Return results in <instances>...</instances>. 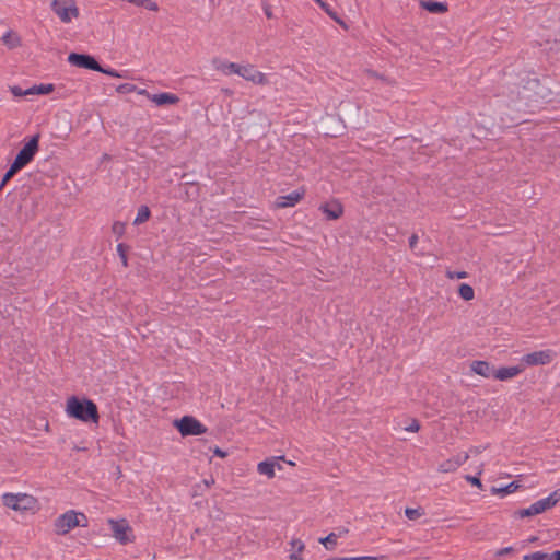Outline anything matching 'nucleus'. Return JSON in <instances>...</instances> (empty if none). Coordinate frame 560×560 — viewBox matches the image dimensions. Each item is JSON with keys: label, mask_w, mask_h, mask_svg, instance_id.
I'll return each instance as SVG.
<instances>
[{"label": "nucleus", "mask_w": 560, "mask_h": 560, "mask_svg": "<svg viewBox=\"0 0 560 560\" xmlns=\"http://www.w3.org/2000/svg\"><path fill=\"white\" fill-rule=\"evenodd\" d=\"M39 138L40 136L37 133L24 142L9 170L3 175V178L0 183V191L16 173L26 167L34 160L39 151Z\"/></svg>", "instance_id": "nucleus-1"}, {"label": "nucleus", "mask_w": 560, "mask_h": 560, "mask_svg": "<svg viewBox=\"0 0 560 560\" xmlns=\"http://www.w3.org/2000/svg\"><path fill=\"white\" fill-rule=\"evenodd\" d=\"M65 412L69 418L77 419L83 423L97 424L100 413L96 404L88 398L71 396L66 400Z\"/></svg>", "instance_id": "nucleus-2"}, {"label": "nucleus", "mask_w": 560, "mask_h": 560, "mask_svg": "<svg viewBox=\"0 0 560 560\" xmlns=\"http://www.w3.org/2000/svg\"><path fill=\"white\" fill-rule=\"evenodd\" d=\"M2 505L19 514H35L39 510V501L33 494L26 492H4L1 494Z\"/></svg>", "instance_id": "nucleus-3"}, {"label": "nucleus", "mask_w": 560, "mask_h": 560, "mask_svg": "<svg viewBox=\"0 0 560 560\" xmlns=\"http://www.w3.org/2000/svg\"><path fill=\"white\" fill-rule=\"evenodd\" d=\"M52 526L57 535L65 536L77 527H88L89 518L81 511L67 510L55 518Z\"/></svg>", "instance_id": "nucleus-4"}, {"label": "nucleus", "mask_w": 560, "mask_h": 560, "mask_svg": "<svg viewBox=\"0 0 560 560\" xmlns=\"http://www.w3.org/2000/svg\"><path fill=\"white\" fill-rule=\"evenodd\" d=\"M50 9L62 24H71L81 16L77 0H50Z\"/></svg>", "instance_id": "nucleus-5"}, {"label": "nucleus", "mask_w": 560, "mask_h": 560, "mask_svg": "<svg viewBox=\"0 0 560 560\" xmlns=\"http://www.w3.org/2000/svg\"><path fill=\"white\" fill-rule=\"evenodd\" d=\"M560 501V488L552 491L548 497L540 499L526 509L517 511L521 518L535 516L552 509Z\"/></svg>", "instance_id": "nucleus-6"}, {"label": "nucleus", "mask_w": 560, "mask_h": 560, "mask_svg": "<svg viewBox=\"0 0 560 560\" xmlns=\"http://www.w3.org/2000/svg\"><path fill=\"white\" fill-rule=\"evenodd\" d=\"M174 427L183 436L201 435L207 432V428L191 416H184L183 418L175 420Z\"/></svg>", "instance_id": "nucleus-7"}, {"label": "nucleus", "mask_w": 560, "mask_h": 560, "mask_svg": "<svg viewBox=\"0 0 560 560\" xmlns=\"http://www.w3.org/2000/svg\"><path fill=\"white\" fill-rule=\"evenodd\" d=\"M480 453L478 447H471L468 452L458 453L445 460H443L439 467L438 471L442 474H450L456 471L462 465H464L471 455H476Z\"/></svg>", "instance_id": "nucleus-8"}, {"label": "nucleus", "mask_w": 560, "mask_h": 560, "mask_svg": "<svg viewBox=\"0 0 560 560\" xmlns=\"http://www.w3.org/2000/svg\"><path fill=\"white\" fill-rule=\"evenodd\" d=\"M108 525L112 529L113 536L120 544L126 545L133 540V532L131 526L126 520H108Z\"/></svg>", "instance_id": "nucleus-9"}, {"label": "nucleus", "mask_w": 560, "mask_h": 560, "mask_svg": "<svg viewBox=\"0 0 560 560\" xmlns=\"http://www.w3.org/2000/svg\"><path fill=\"white\" fill-rule=\"evenodd\" d=\"M555 358H556V352L550 349H546V350L534 351V352L523 355L521 359V363L525 368L526 366L547 365V364L551 363Z\"/></svg>", "instance_id": "nucleus-10"}, {"label": "nucleus", "mask_w": 560, "mask_h": 560, "mask_svg": "<svg viewBox=\"0 0 560 560\" xmlns=\"http://www.w3.org/2000/svg\"><path fill=\"white\" fill-rule=\"evenodd\" d=\"M238 77L256 85L269 84L267 74L258 70L256 66L252 63H241Z\"/></svg>", "instance_id": "nucleus-11"}, {"label": "nucleus", "mask_w": 560, "mask_h": 560, "mask_svg": "<svg viewBox=\"0 0 560 560\" xmlns=\"http://www.w3.org/2000/svg\"><path fill=\"white\" fill-rule=\"evenodd\" d=\"M68 61L78 68L90 69L94 71L102 70L100 63L94 59V57L90 55L71 52L68 56Z\"/></svg>", "instance_id": "nucleus-12"}, {"label": "nucleus", "mask_w": 560, "mask_h": 560, "mask_svg": "<svg viewBox=\"0 0 560 560\" xmlns=\"http://www.w3.org/2000/svg\"><path fill=\"white\" fill-rule=\"evenodd\" d=\"M283 459H284L283 456H279V457H272L267 460L260 462L257 465V471L260 475H264V476L268 477L269 479H271L276 476V468L279 470L282 469V466L279 464V460H283Z\"/></svg>", "instance_id": "nucleus-13"}, {"label": "nucleus", "mask_w": 560, "mask_h": 560, "mask_svg": "<svg viewBox=\"0 0 560 560\" xmlns=\"http://www.w3.org/2000/svg\"><path fill=\"white\" fill-rule=\"evenodd\" d=\"M319 210L328 220H338L343 214V207L338 200H330L320 205Z\"/></svg>", "instance_id": "nucleus-14"}, {"label": "nucleus", "mask_w": 560, "mask_h": 560, "mask_svg": "<svg viewBox=\"0 0 560 560\" xmlns=\"http://www.w3.org/2000/svg\"><path fill=\"white\" fill-rule=\"evenodd\" d=\"M524 370L525 366L522 365V363L514 366H503L497 370L494 369L493 377L499 381H509L523 373Z\"/></svg>", "instance_id": "nucleus-15"}, {"label": "nucleus", "mask_w": 560, "mask_h": 560, "mask_svg": "<svg viewBox=\"0 0 560 560\" xmlns=\"http://www.w3.org/2000/svg\"><path fill=\"white\" fill-rule=\"evenodd\" d=\"M304 196L303 190H295L284 196H279L276 199V207L277 208H288V207H294L296 203H299Z\"/></svg>", "instance_id": "nucleus-16"}, {"label": "nucleus", "mask_w": 560, "mask_h": 560, "mask_svg": "<svg viewBox=\"0 0 560 560\" xmlns=\"http://www.w3.org/2000/svg\"><path fill=\"white\" fill-rule=\"evenodd\" d=\"M470 371L474 374L480 375L485 378L493 377L494 368L491 366V364L483 360H474L469 364Z\"/></svg>", "instance_id": "nucleus-17"}, {"label": "nucleus", "mask_w": 560, "mask_h": 560, "mask_svg": "<svg viewBox=\"0 0 560 560\" xmlns=\"http://www.w3.org/2000/svg\"><path fill=\"white\" fill-rule=\"evenodd\" d=\"M212 63H213L214 69L224 75H232V74L238 75L241 63L221 60V59H214L212 61Z\"/></svg>", "instance_id": "nucleus-18"}, {"label": "nucleus", "mask_w": 560, "mask_h": 560, "mask_svg": "<svg viewBox=\"0 0 560 560\" xmlns=\"http://www.w3.org/2000/svg\"><path fill=\"white\" fill-rule=\"evenodd\" d=\"M149 100L156 106L164 105H176L179 102V97L176 94L163 92L149 96Z\"/></svg>", "instance_id": "nucleus-19"}, {"label": "nucleus", "mask_w": 560, "mask_h": 560, "mask_svg": "<svg viewBox=\"0 0 560 560\" xmlns=\"http://www.w3.org/2000/svg\"><path fill=\"white\" fill-rule=\"evenodd\" d=\"M289 548V559L290 560H303V552L305 549V544L299 538H292L290 541Z\"/></svg>", "instance_id": "nucleus-20"}, {"label": "nucleus", "mask_w": 560, "mask_h": 560, "mask_svg": "<svg viewBox=\"0 0 560 560\" xmlns=\"http://www.w3.org/2000/svg\"><path fill=\"white\" fill-rule=\"evenodd\" d=\"M521 488V485L517 481L510 482L505 487H492L490 492L493 495H498L500 498H504L509 494L516 492Z\"/></svg>", "instance_id": "nucleus-21"}, {"label": "nucleus", "mask_w": 560, "mask_h": 560, "mask_svg": "<svg viewBox=\"0 0 560 560\" xmlns=\"http://www.w3.org/2000/svg\"><path fill=\"white\" fill-rule=\"evenodd\" d=\"M1 40L9 49H14L22 45L20 35L11 30L3 34Z\"/></svg>", "instance_id": "nucleus-22"}, {"label": "nucleus", "mask_w": 560, "mask_h": 560, "mask_svg": "<svg viewBox=\"0 0 560 560\" xmlns=\"http://www.w3.org/2000/svg\"><path fill=\"white\" fill-rule=\"evenodd\" d=\"M420 5L428 12L435 13V14L445 13L448 10L447 4L444 2L421 1Z\"/></svg>", "instance_id": "nucleus-23"}, {"label": "nucleus", "mask_w": 560, "mask_h": 560, "mask_svg": "<svg viewBox=\"0 0 560 560\" xmlns=\"http://www.w3.org/2000/svg\"><path fill=\"white\" fill-rule=\"evenodd\" d=\"M55 91V85L51 83L35 84L26 89V96L28 95H47Z\"/></svg>", "instance_id": "nucleus-24"}, {"label": "nucleus", "mask_w": 560, "mask_h": 560, "mask_svg": "<svg viewBox=\"0 0 560 560\" xmlns=\"http://www.w3.org/2000/svg\"><path fill=\"white\" fill-rule=\"evenodd\" d=\"M125 3L132 4L138 8H143L151 12H158L160 7L155 0H121Z\"/></svg>", "instance_id": "nucleus-25"}, {"label": "nucleus", "mask_w": 560, "mask_h": 560, "mask_svg": "<svg viewBox=\"0 0 560 560\" xmlns=\"http://www.w3.org/2000/svg\"><path fill=\"white\" fill-rule=\"evenodd\" d=\"M151 217V211L148 206H141L138 208L137 215L133 220L135 225H140L147 222Z\"/></svg>", "instance_id": "nucleus-26"}, {"label": "nucleus", "mask_w": 560, "mask_h": 560, "mask_svg": "<svg viewBox=\"0 0 560 560\" xmlns=\"http://www.w3.org/2000/svg\"><path fill=\"white\" fill-rule=\"evenodd\" d=\"M458 295L464 300V301H471L475 299V290L474 288L468 284V283H462L459 287H458Z\"/></svg>", "instance_id": "nucleus-27"}, {"label": "nucleus", "mask_w": 560, "mask_h": 560, "mask_svg": "<svg viewBox=\"0 0 560 560\" xmlns=\"http://www.w3.org/2000/svg\"><path fill=\"white\" fill-rule=\"evenodd\" d=\"M320 8L340 26H342L346 30L348 28L346 23L338 16V14L331 9V7L328 3H320Z\"/></svg>", "instance_id": "nucleus-28"}, {"label": "nucleus", "mask_w": 560, "mask_h": 560, "mask_svg": "<svg viewBox=\"0 0 560 560\" xmlns=\"http://www.w3.org/2000/svg\"><path fill=\"white\" fill-rule=\"evenodd\" d=\"M482 470H483V465H479L478 467V470H477V476H470V475H467L465 476V479L467 482H469L471 486H475L479 489H482L483 486H482V482L479 478V476L482 474Z\"/></svg>", "instance_id": "nucleus-29"}, {"label": "nucleus", "mask_w": 560, "mask_h": 560, "mask_svg": "<svg viewBox=\"0 0 560 560\" xmlns=\"http://www.w3.org/2000/svg\"><path fill=\"white\" fill-rule=\"evenodd\" d=\"M405 515L409 520L415 521V520H418L419 517H421L423 515V512L420 509L407 508L405 510Z\"/></svg>", "instance_id": "nucleus-30"}, {"label": "nucleus", "mask_w": 560, "mask_h": 560, "mask_svg": "<svg viewBox=\"0 0 560 560\" xmlns=\"http://www.w3.org/2000/svg\"><path fill=\"white\" fill-rule=\"evenodd\" d=\"M116 91L120 94H127V93H132V92H136L137 91V86L133 85V84H130V83H124V84H119L117 88H116Z\"/></svg>", "instance_id": "nucleus-31"}, {"label": "nucleus", "mask_w": 560, "mask_h": 560, "mask_svg": "<svg viewBox=\"0 0 560 560\" xmlns=\"http://www.w3.org/2000/svg\"><path fill=\"white\" fill-rule=\"evenodd\" d=\"M98 72H102V73L113 77V78H126V71L118 72L117 70L112 69V68L106 69V68L102 67V70H98Z\"/></svg>", "instance_id": "nucleus-32"}, {"label": "nucleus", "mask_w": 560, "mask_h": 560, "mask_svg": "<svg viewBox=\"0 0 560 560\" xmlns=\"http://www.w3.org/2000/svg\"><path fill=\"white\" fill-rule=\"evenodd\" d=\"M549 556L541 551H536L529 555H525L523 560H548Z\"/></svg>", "instance_id": "nucleus-33"}, {"label": "nucleus", "mask_w": 560, "mask_h": 560, "mask_svg": "<svg viewBox=\"0 0 560 560\" xmlns=\"http://www.w3.org/2000/svg\"><path fill=\"white\" fill-rule=\"evenodd\" d=\"M404 430L407 432L416 433L420 430V424L417 419H410L408 423L404 427Z\"/></svg>", "instance_id": "nucleus-34"}, {"label": "nucleus", "mask_w": 560, "mask_h": 560, "mask_svg": "<svg viewBox=\"0 0 560 560\" xmlns=\"http://www.w3.org/2000/svg\"><path fill=\"white\" fill-rule=\"evenodd\" d=\"M117 253L121 259V262L125 267L128 266V257H127V254H126V247L124 244H118L117 245Z\"/></svg>", "instance_id": "nucleus-35"}, {"label": "nucleus", "mask_w": 560, "mask_h": 560, "mask_svg": "<svg viewBox=\"0 0 560 560\" xmlns=\"http://www.w3.org/2000/svg\"><path fill=\"white\" fill-rule=\"evenodd\" d=\"M446 277L448 279H465L468 273L466 271H446Z\"/></svg>", "instance_id": "nucleus-36"}, {"label": "nucleus", "mask_w": 560, "mask_h": 560, "mask_svg": "<svg viewBox=\"0 0 560 560\" xmlns=\"http://www.w3.org/2000/svg\"><path fill=\"white\" fill-rule=\"evenodd\" d=\"M10 92L15 97L26 96V90H23L22 88L18 85H12L9 88Z\"/></svg>", "instance_id": "nucleus-37"}, {"label": "nucleus", "mask_w": 560, "mask_h": 560, "mask_svg": "<svg viewBox=\"0 0 560 560\" xmlns=\"http://www.w3.org/2000/svg\"><path fill=\"white\" fill-rule=\"evenodd\" d=\"M113 232L117 234L118 236H121L125 232V223L122 222H115L113 224Z\"/></svg>", "instance_id": "nucleus-38"}, {"label": "nucleus", "mask_w": 560, "mask_h": 560, "mask_svg": "<svg viewBox=\"0 0 560 560\" xmlns=\"http://www.w3.org/2000/svg\"><path fill=\"white\" fill-rule=\"evenodd\" d=\"M336 541H337V536L334 533L319 539V542L326 547H327V544H336Z\"/></svg>", "instance_id": "nucleus-39"}, {"label": "nucleus", "mask_w": 560, "mask_h": 560, "mask_svg": "<svg viewBox=\"0 0 560 560\" xmlns=\"http://www.w3.org/2000/svg\"><path fill=\"white\" fill-rule=\"evenodd\" d=\"M512 551H513V547H505V548H501V549L497 550L494 555L498 558H502L505 555L511 553Z\"/></svg>", "instance_id": "nucleus-40"}, {"label": "nucleus", "mask_w": 560, "mask_h": 560, "mask_svg": "<svg viewBox=\"0 0 560 560\" xmlns=\"http://www.w3.org/2000/svg\"><path fill=\"white\" fill-rule=\"evenodd\" d=\"M345 560H378L376 557L361 556V557H345Z\"/></svg>", "instance_id": "nucleus-41"}, {"label": "nucleus", "mask_w": 560, "mask_h": 560, "mask_svg": "<svg viewBox=\"0 0 560 560\" xmlns=\"http://www.w3.org/2000/svg\"><path fill=\"white\" fill-rule=\"evenodd\" d=\"M213 454H214L215 456L220 457V458H224V457H226V455H228L224 451H222V450H221V448H219V447H215V448L213 450Z\"/></svg>", "instance_id": "nucleus-42"}, {"label": "nucleus", "mask_w": 560, "mask_h": 560, "mask_svg": "<svg viewBox=\"0 0 560 560\" xmlns=\"http://www.w3.org/2000/svg\"><path fill=\"white\" fill-rule=\"evenodd\" d=\"M417 243H418V236L416 234H412L409 238L410 248H415Z\"/></svg>", "instance_id": "nucleus-43"}, {"label": "nucleus", "mask_w": 560, "mask_h": 560, "mask_svg": "<svg viewBox=\"0 0 560 560\" xmlns=\"http://www.w3.org/2000/svg\"><path fill=\"white\" fill-rule=\"evenodd\" d=\"M264 12H265V15L267 16V19H272L273 18L272 11H271L269 5H266L264 8Z\"/></svg>", "instance_id": "nucleus-44"}, {"label": "nucleus", "mask_w": 560, "mask_h": 560, "mask_svg": "<svg viewBox=\"0 0 560 560\" xmlns=\"http://www.w3.org/2000/svg\"><path fill=\"white\" fill-rule=\"evenodd\" d=\"M138 94L140 95H144L148 100H149V96H152L153 94L149 93L145 89H140V90H137Z\"/></svg>", "instance_id": "nucleus-45"}, {"label": "nucleus", "mask_w": 560, "mask_h": 560, "mask_svg": "<svg viewBox=\"0 0 560 560\" xmlns=\"http://www.w3.org/2000/svg\"><path fill=\"white\" fill-rule=\"evenodd\" d=\"M548 560H560V551H555L549 556Z\"/></svg>", "instance_id": "nucleus-46"}, {"label": "nucleus", "mask_w": 560, "mask_h": 560, "mask_svg": "<svg viewBox=\"0 0 560 560\" xmlns=\"http://www.w3.org/2000/svg\"><path fill=\"white\" fill-rule=\"evenodd\" d=\"M203 483L207 488H210L214 485V479L213 478L206 479V480H203Z\"/></svg>", "instance_id": "nucleus-47"}, {"label": "nucleus", "mask_w": 560, "mask_h": 560, "mask_svg": "<svg viewBox=\"0 0 560 560\" xmlns=\"http://www.w3.org/2000/svg\"><path fill=\"white\" fill-rule=\"evenodd\" d=\"M319 7H320V3H324L325 1L323 0H314Z\"/></svg>", "instance_id": "nucleus-48"}]
</instances>
